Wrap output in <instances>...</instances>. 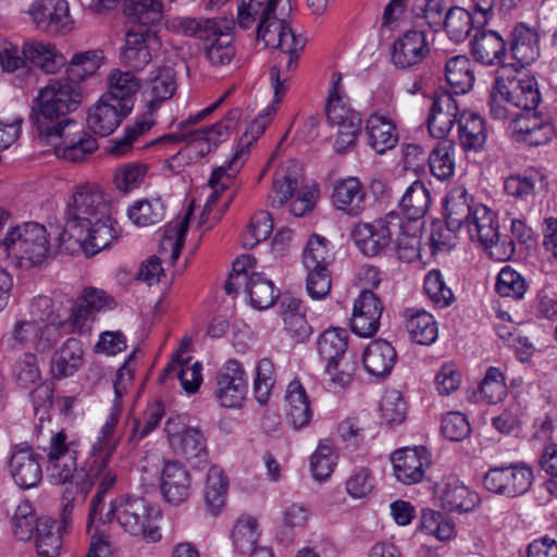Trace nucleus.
<instances>
[{"label":"nucleus","mask_w":557,"mask_h":557,"mask_svg":"<svg viewBox=\"0 0 557 557\" xmlns=\"http://www.w3.org/2000/svg\"><path fill=\"white\" fill-rule=\"evenodd\" d=\"M293 11L290 0H242L237 17H187L180 22L181 32L203 42L206 55L213 66H227L235 57L234 34L236 24L242 29L253 28L257 41L264 47L288 53V66H296L295 54L305 46L290 28Z\"/></svg>","instance_id":"obj_1"},{"label":"nucleus","mask_w":557,"mask_h":557,"mask_svg":"<svg viewBox=\"0 0 557 557\" xmlns=\"http://www.w3.org/2000/svg\"><path fill=\"white\" fill-rule=\"evenodd\" d=\"M119 414L110 412L101 426L95 442L88 462L77 475V492L84 500L97 486V492L89 505L87 528L90 530L96 523L106 524L116 521L131 536L141 537L146 543H157L162 539L160 520L161 510L145 498L134 495H123L110 503V509L103 512L106 494L117 480L111 467L113 453L121 442L117 434Z\"/></svg>","instance_id":"obj_2"},{"label":"nucleus","mask_w":557,"mask_h":557,"mask_svg":"<svg viewBox=\"0 0 557 557\" xmlns=\"http://www.w3.org/2000/svg\"><path fill=\"white\" fill-rule=\"evenodd\" d=\"M445 221L453 228L466 230L471 240H478L485 248L499 243L497 214L487 206L475 202L463 186H454L444 200Z\"/></svg>","instance_id":"obj_3"},{"label":"nucleus","mask_w":557,"mask_h":557,"mask_svg":"<svg viewBox=\"0 0 557 557\" xmlns=\"http://www.w3.org/2000/svg\"><path fill=\"white\" fill-rule=\"evenodd\" d=\"M517 74H523V76H513L510 73L507 76H498L490 92L491 117L508 121L509 127L518 113L522 112L521 108H528V104L539 106L541 102V92L535 78L524 72H517Z\"/></svg>","instance_id":"obj_4"},{"label":"nucleus","mask_w":557,"mask_h":557,"mask_svg":"<svg viewBox=\"0 0 557 557\" xmlns=\"http://www.w3.org/2000/svg\"><path fill=\"white\" fill-rule=\"evenodd\" d=\"M83 94L79 82L64 77L40 89L30 112V121L37 132L63 123L67 114L75 111L82 102Z\"/></svg>","instance_id":"obj_5"},{"label":"nucleus","mask_w":557,"mask_h":557,"mask_svg":"<svg viewBox=\"0 0 557 557\" xmlns=\"http://www.w3.org/2000/svg\"><path fill=\"white\" fill-rule=\"evenodd\" d=\"M49 247V233L42 224L36 222L8 228L2 243V251L11 263L25 270L41 265Z\"/></svg>","instance_id":"obj_6"},{"label":"nucleus","mask_w":557,"mask_h":557,"mask_svg":"<svg viewBox=\"0 0 557 557\" xmlns=\"http://www.w3.org/2000/svg\"><path fill=\"white\" fill-rule=\"evenodd\" d=\"M177 84L171 72H160L147 84L143 97L146 102V111L136 117L133 125L125 128L124 136L115 141L112 153L125 154L133 143L147 133L156 123L154 114L161 104L170 100L175 94Z\"/></svg>","instance_id":"obj_7"},{"label":"nucleus","mask_w":557,"mask_h":557,"mask_svg":"<svg viewBox=\"0 0 557 557\" xmlns=\"http://www.w3.org/2000/svg\"><path fill=\"white\" fill-rule=\"evenodd\" d=\"M37 133L40 140L53 147L58 158L66 161L81 162L98 148L96 138L71 117H64L63 123Z\"/></svg>","instance_id":"obj_8"},{"label":"nucleus","mask_w":557,"mask_h":557,"mask_svg":"<svg viewBox=\"0 0 557 557\" xmlns=\"http://www.w3.org/2000/svg\"><path fill=\"white\" fill-rule=\"evenodd\" d=\"M27 64L40 70L60 69L66 65V59L49 41L29 39L24 41L22 49H18L16 45L0 38V65L2 70H20Z\"/></svg>","instance_id":"obj_9"},{"label":"nucleus","mask_w":557,"mask_h":557,"mask_svg":"<svg viewBox=\"0 0 557 557\" xmlns=\"http://www.w3.org/2000/svg\"><path fill=\"white\" fill-rule=\"evenodd\" d=\"M347 337L345 329L332 327L325 330L317 343L319 355L326 361L325 371L330 381L338 387L347 386L357 369L352 357L347 356Z\"/></svg>","instance_id":"obj_10"},{"label":"nucleus","mask_w":557,"mask_h":557,"mask_svg":"<svg viewBox=\"0 0 557 557\" xmlns=\"http://www.w3.org/2000/svg\"><path fill=\"white\" fill-rule=\"evenodd\" d=\"M47 460V475L51 484L60 485L71 480L77 487L78 472L86 467L90 454L79 469L77 468L78 445L69 434L61 430L52 433L47 446L44 447ZM91 453V449L89 450Z\"/></svg>","instance_id":"obj_11"},{"label":"nucleus","mask_w":557,"mask_h":557,"mask_svg":"<svg viewBox=\"0 0 557 557\" xmlns=\"http://www.w3.org/2000/svg\"><path fill=\"white\" fill-rule=\"evenodd\" d=\"M240 117L242 110L234 108L221 121L210 126L200 127L183 136L169 134L160 137L158 141L181 143L182 140H188L186 149L190 158H203L215 151L222 143L228 139Z\"/></svg>","instance_id":"obj_12"},{"label":"nucleus","mask_w":557,"mask_h":557,"mask_svg":"<svg viewBox=\"0 0 557 557\" xmlns=\"http://www.w3.org/2000/svg\"><path fill=\"white\" fill-rule=\"evenodd\" d=\"M79 231L77 234L74 231H61L58 237L60 248L69 251L79 248L85 255L94 256L109 248L119 236L116 223L110 213L90 221L88 225H81Z\"/></svg>","instance_id":"obj_13"},{"label":"nucleus","mask_w":557,"mask_h":557,"mask_svg":"<svg viewBox=\"0 0 557 557\" xmlns=\"http://www.w3.org/2000/svg\"><path fill=\"white\" fill-rule=\"evenodd\" d=\"M401 230V218L392 211L372 222H359L351 237L359 250L367 257L385 253L394 243V236Z\"/></svg>","instance_id":"obj_14"},{"label":"nucleus","mask_w":557,"mask_h":557,"mask_svg":"<svg viewBox=\"0 0 557 557\" xmlns=\"http://www.w3.org/2000/svg\"><path fill=\"white\" fill-rule=\"evenodd\" d=\"M109 213V203L98 185L86 183L77 187L65 211L62 231L81 233L79 226Z\"/></svg>","instance_id":"obj_15"},{"label":"nucleus","mask_w":557,"mask_h":557,"mask_svg":"<svg viewBox=\"0 0 557 557\" xmlns=\"http://www.w3.org/2000/svg\"><path fill=\"white\" fill-rule=\"evenodd\" d=\"M533 470L525 463H511L491 468L483 476L484 487L495 494L517 497L529 491Z\"/></svg>","instance_id":"obj_16"},{"label":"nucleus","mask_w":557,"mask_h":557,"mask_svg":"<svg viewBox=\"0 0 557 557\" xmlns=\"http://www.w3.org/2000/svg\"><path fill=\"white\" fill-rule=\"evenodd\" d=\"M248 391V381L243 364L236 359L227 360L216 374L215 397L225 408L242 407Z\"/></svg>","instance_id":"obj_17"},{"label":"nucleus","mask_w":557,"mask_h":557,"mask_svg":"<svg viewBox=\"0 0 557 557\" xmlns=\"http://www.w3.org/2000/svg\"><path fill=\"white\" fill-rule=\"evenodd\" d=\"M165 432L175 454L187 460L207 456L203 433L196 426L186 425L182 417H170L165 422Z\"/></svg>","instance_id":"obj_18"},{"label":"nucleus","mask_w":557,"mask_h":557,"mask_svg":"<svg viewBox=\"0 0 557 557\" xmlns=\"http://www.w3.org/2000/svg\"><path fill=\"white\" fill-rule=\"evenodd\" d=\"M36 27L52 34H67L74 21L65 0H35L28 10Z\"/></svg>","instance_id":"obj_19"},{"label":"nucleus","mask_w":557,"mask_h":557,"mask_svg":"<svg viewBox=\"0 0 557 557\" xmlns=\"http://www.w3.org/2000/svg\"><path fill=\"white\" fill-rule=\"evenodd\" d=\"M391 461L396 480L406 485L421 482L432 462L431 453L424 446L398 448Z\"/></svg>","instance_id":"obj_20"},{"label":"nucleus","mask_w":557,"mask_h":557,"mask_svg":"<svg viewBox=\"0 0 557 557\" xmlns=\"http://www.w3.org/2000/svg\"><path fill=\"white\" fill-rule=\"evenodd\" d=\"M9 470L15 484L22 490L36 487L42 480L40 455L25 443L12 447Z\"/></svg>","instance_id":"obj_21"},{"label":"nucleus","mask_w":557,"mask_h":557,"mask_svg":"<svg viewBox=\"0 0 557 557\" xmlns=\"http://www.w3.org/2000/svg\"><path fill=\"white\" fill-rule=\"evenodd\" d=\"M63 300L48 296H37L29 305L30 320L44 327V341L57 342L61 330L66 325V314L62 311Z\"/></svg>","instance_id":"obj_22"},{"label":"nucleus","mask_w":557,"mask_h":557,"mask_svg":"<svg viewBox=\"0 0 557 557\" xmlns=\"http://www.w3.org/2000/svg\"><path fill=\"white\" fill-rule=\"evenodd\" d=\"M441 507L449 512H469L480 503L479 494L456 475L445 476L435 487Z\"/></svg>","instance_id":"obj_23"},{"label":"nucleus","mask_w":557,"mask_h":557,"mask_svg":"<svg viewBox=\"0 0 557 557\" xmlns=\"http://www.w3.org/2000/svg\"><path fill=\"white\" fill-rule=\"evenodd\" d=\"M382 312L381 299L371 290H362L354 301L351 331L360 337L373 336L379 331Z\"/></svg>","instance_id":"obj_24"},{"label":"nucleus","mask_w":557,"mask_h":557,"mask_svg":"<svg viewBox=\"0 0 557 557\" xmlns=\"http://www.w3.org/2000/svg\"><path fill=\"white\" fill-rule=\"evenodd\" d=\"M547 186V176L543 169L529 166L511 173L504 181V190L516 201L533 203L536 196Z\"/></svg>","instance_id":"obj_25"},{"label":"nucleus","mask_w":557,"mask_h":557,"mask_svg":"<svg viewBox=\"0 0 557 557\" xmlns=\"http://www.w3.org/2000/svg\"><path fill=\"white\" fill-rule=\"evenodd\" d=\"M459 116V108L453 95L447 90L436 91L428 117L430 135L437 139H448L447 135Z\"/></svg>","instance_id":"obj_26"},{"label":"nucleus","mask_w":557,"mask_h":557,"mask_svg":"<svg viewBox=\"0 0 557 557\" xmlns=\"http://www.w3.org/2000/svg\"><path fill=\"white\" fill-rule=\"evenodd\" d=\"M191 475L185 466L177 461L163 465L160 491L163 499L171 505H181L190 495Z\"/></svg>","instance_id":"obj_27"},{"label":"nucleus","mask_w":557,"mask_h":557,"mask_svg":"<svg viewBox=\"0 0 557 557\" xmlns=\"http://www.w3.org/2000/svg\"><path fill=\"white\" fill-rule=\"evenodd\" d=\"M325 113L329 123L332 125H337L338 127L361 125L360 114L350 108L345 97L341 73L334 74L331 78Z\"/></svg>","instance_id":"obj_28"},{"label":"nucleus","mask_w":557,"mask_h":557,"mask_svg":"<svg viewBox=\"0 0 557 557\" xmlns=\"http://www.w3.org/2000/svg\"><path fill=\"white\" fill-rule=\"evenodd\" d=\"M128 114L129 112L124 111L117 103L101 96L88 110L87 125L94 134L109 136Z\"/></svg>","instance_id":"obj_29"},{"label":"nucleus","mask_w":557,"mask_h":557,"mask_svg":"<svg viewBox=\"0 0 557 557\" xmlns=\"http://www.w3.org/2000/svg\"><path fill=\"white\" fill-rule=\"evenodd\" d=\"M429 47L423 30H409L393 45L392 61L400 69L418 65L428 54Z\"/></svg>","instance_id":"obj_30"},{"label":"nucleus","mask_w":557,"mask_h":557,"mask_svg":"<svg viewBox=\"0 0 557 557\" xmlns=\"http://www.w3.org/2000/svg\"><path fill=\"white\" fill-rule=\"evenodd\" d=\"M472 55L482 65H504L506 44L503 37L495 30L475 28L471 40Z\"/></svg>","instance_id":"obj_31"},{"label":"nucleus","mask_w":557,"mask_h":557,"mask_svg":"<svg viewBox=\"0 0 557 557\" xmlns=\"http://www.w3.org/2000/svg\"><path fill=\"white\" fill-rule=\"evenodd\" d=\"M511 36L510 51L516 63L509 65L520 69L532 65L540 58L537 33L524 23H519L512 29Z\"/></svg>","instance_id":"obj_32"},{"label":"nucleus","mask_w":557,"mask_h":557,"mask_svg":"<svg viewBox=\"0 0 557 557\" xmlns=\"http://www.w3.org/2000/svg\"><path fill=\"white\" fill-rule=\"evenodd\" d=\"M107 85L108 91L102 95L104 99H110L131 113L141 87L135 72H111Z\"/></svg>","instance_id":"obj_33"},{"label":"nucleus","mask_w":557,"mask_h":557,"mask_svg":"<svg viewBox=\"0 0 557 557\" xmlns=\"http://www.w3.org/2000/svg\"><path fill=\"white\" fill-rule=\"evenodd\" d=\"M401 317L410 339L418 345L429 346L438 336V327L434 317L421 308H406Z\"/></svg>","instance_id":"obj_34"},{"label":"nucleus","mask_w":557,"mask_h":557,"mask_svg":"<svg viewBox=\"0 0 557 557\" xmlns=\"http://www.w3.org/2000/svg\"><path fill=\"white\" fill-rule=\"evenodd\" d=\"M83 362L82 342L74 337L67 338L52 356L51 374L57 380L72 376L82 367Z\"/></svg>","instance_id":"obj_35"},{"label":"nucleus","mask_w":557,"mask_h":557,"mask_svg":"<svg viewBox=\"0 0 557 557\" xmlns=\"http://www.w3.org/2000/svg\"><path fill=\"white\" fill-rule=\"evenodd\" d=\"M332 200L336 209L359 215L366 208V191L358 178L348 177L335 184Z\"/></svg>","instance_id":"obj_36"},{"label":"nucleus","mask_w":557,"mask_h":557,"mask_svg":"<svg viewBox=\"0 0 557 557\" xmlns=\"http://www.w3.org/2000/svg\"><path fill=\"white\" fill-rule=\"evenodd\" d=\"M244 163L245 149L243 148L242 150L235 151L226 166H220L212 171L209 178V186L212 190L206 201L203 214L210 213L212 208L216 205L221 194L228 188L230 184L239 173Z\"/></svg>","instance_id":"obj_37"},{"label":"nucleus","mask_w":557,"mask_h":557,"mask_svg":"<svg viewBox=\"0 0 557 557\" xmlns=\"http://www.w3.org/2000/svg\"><path fill=\"white\" fill-rule=\"evenodd\" d=\"M150 36V29L132 27L127 30L126 41L121 51L124 66H128L131 70H143L150 62L151 54L146 44Z\"/></svg>","instance_id":"obj_38"},{"label":"nucleus","mask_w":557,"mask_h":557,"mask_svg":"<svg viewBox=\"0 0 557 557\" xmlns=\"http://www.w3.org/2000/svg\"><path fill=\"white\" fill-rule=\"evenodd\" d=\"M286 416L295 430L302 429L312 419V409L306 389L298 381H292L286 389Z\"/></svg>","instance_id":"obj_39"},{"label":"nucleus","mask_w":557,"mask_h":557,"mask_svg":"<svg viewBox=\"0 0 557 557\" xmlns=\"http://www.w3.org/2000/svg\"><path fill=\"white\" fill-rule=\"evenodd\" d=\"M397 359L395 348L384 339L371 342L363 352L364 369L373 376L382 377L391 372Z\"/></svg>","instance_id":"obj_40"},{"label":"nucleus","mask_w":557,"mask_h":557,"mask_svg":"<svg viewBox=\"0 0 557 557\" xmlns=\"http://www.w3.org/2000/svg\"><path fill=\"white\" fill-rule=\"evenodd\" d=\"M281 307L286 332L297 343L306 342L311 335L312 329L305 317L301 300L284 296Z\"/></svg>","instance_id":"obj_41"},{"label":"nucleus","mask_w":557,"mask_h":557,"mask_svg":"<svg viewBox=\"0 0 557 557\" xmlns=\"http://www.w3.org/2000/svg\"><path fill=\"white\" fill-rule=\"evenodd\" d=\"M431 174L441 182L451 178L456 168V145L451 139H440L429 157Z\"/></svg>","instance_id":"obj_42"},{"label":"nucleus","mask_w":557,"mask_h":557,"mask_svg":"<svg viewBox=\"0 0 557 557\" xmlns=\"http://www.w3.org/2000/svg\"><path fill=\"white\" fill-rule=\"evenodd\" d=\"M458 133L460 145L465 150L478 151L486 143L487 133L485 122L481 115L471 111H463L458 119Z\"/></svg>","instance_id":"obj_43"},{"label":"nucleus","mask_w":557,"mask_h":557,"mask_svg":"<svg viewBox=\"0 0 557 557\" xmlns=\"http://www.w3.org/2000/svg\"><path fill=\"white\" fill-rule=\"evenodd\" d=\"M366 129L369 145L380 154L393 149L398 141L396 126L384 116L371 115L367 120Z\"/></svg>","instance_id":"obj_44"},{"label":"nucleus","mask_w":557,"mask_h":557,"mask_svg":"<svg viewBox=\"0 0 557 557\" xmlns=\"http://www.w3.org/2000/svg\"><path fill=\"white\" fill-rule=\"evenodd\" d=\"M124 12L136 29H150L163 16L161 0H127Z\"/></svg>","instance_id":"obj_45"},{"label":"nucleus","mask_w":557,"mask_h":557,"mask_svg":"<svg viewBox=\"0 0 557 557\" xmlns=\"http://www.w3.org/2000/svg\"><path fill=\"white\" fill-rule=\"evenodd\" d=\"M430 203V190L423 182L414 181L403 195L399 209L408 221H418L426 214Z\"/></svg>","instance_id":"obj_46"},{"label":"nucleus","mask_w":557,"mask_h":557,"mask_svg":"<svg viewBox=\"0 0 557 557\" xmlns=\"http://www.w3.org/2000/svg\"><path fill=\"white\" fill-rule=\"evenodd\" d=\"M228 491V479L222 468L212 466L206 479L205 503L212 516L220 515L225 505Z\"/></svg>","instance_id":"obj_47"},{"label":"nucleus","mask_w":557,"mask_h":557,"mask_svg":"<svg viewBox=\"0 0 557 557\" xmlns=\"http://www.w3.org/2000/svg\"><path fill=\"white\" fill-rule=\"evenodd\" d=\"M65 532L51 518H39L36 527V549L39 557H58L62 546V534Z\"/></svg>","instance_id":"obj_48"},{"label":"nucleus","mask_w":557,"mask_h":557,"mask_svg":"<svg viewBox=\"0 0 557 557\" xmlns=\"http://www.w3.org/2000/svg\"><path fill=\"white\" fill-rule=\"evenodd\" d=\"M310 518V510L301 504H289L282 510L277 540L287 545L293 542L297 532L302 531Z\"/></svg>","instance_id":"obj_49"},{"label":"nucleus","mask_w":557,"mask_h":557,"mask_svg":"<svg viewBox=\"0 0 557 557\" xmlns=\"http://www.w3.org/2000/svg\"><path fill=\"white\" fill-rule=\"evenodd\" d=\"M243 287L249 296L251 306L258 310L270 308L278 297V290L274 287L273 282L261 273L252 272L250 281Z\"/></svg>","instance_id":"obj_50"},{"label":"nucleus","mask_w":557,"mask_h":557,"mask_svg":"<svg viewBox=\"0 0 557 557\" xmlns=\"http://www.w3.org/2000/svg\"><path fill=\"white\" fill-rule=\"evenodd\" d=\"M202 366L199 361H196L189 366L188 360L185 361H172L163 371L161 380L165 377H176L180 380L183 389L187 394H194L200 387L202 382Z\"/></svg>","instance_id":"obj_51"},{"label":"nucleus","mask_w":557,"mask_h":557,"mask_svg":"<svg viewBox=\"0 0 557 557\" xmlns=\"http://www.w3.org/2000/svg\"><path fill=\"white\" fill-rule=\"evenodd\" d=\"M165 207L160 198L139 199L127 209L128 219L137 226L154 225L164 218Z\"/></svg>","instance_id":"obj_52"},{"label":"nucleus","mask_w":557,"mask_h":557,"mask_svg":"<svg viewBox=\"0 0 557 557\" xmlns=\"http://www.w3.org/2000/svg\"><path fill=\"white\" fill-rule=\"evenodd\" d=\"M443 29L450 40L461 42L469 36L471 29L475 30L474 17L463 8L451 7L446 12Z\"/></svg>","instance_id":"obj_53"},{"label":"nucleus","mask_w":557,"mask_h":557,"mask_svg":"<svg viewBox=\"0 0 557 557\" xmlns=\"http://www.w3.org/2000/svg\"><path fill=\"white\" fill-rule=\"evenodd\" d=\"M447 10L443 0H420L412 7L411 12L418 25H426L438 32L443 29Z\"/></svg>","instance_id":"obj_54"},{"label":"nucleus","mask_w":557,"mask_h":557,"mask_svg":"<svg viewBox=\"0 0 557 557\" xmlns=\"http://www.w3.org/2000/svg\"><path fill=\"white\" fill-rule=\"evenodd\" d=\"M528 289V281L520 272H518L510 265H505L497 274L495 292L500 297H508L515 300H521L524 297Z\"/></svg>","instance_id":"obj_55"},{"label":"nucleus","mask_w":557,"mask_h":557,"mask_svg":"<svg viewBox=\"0 0 557 557\" xmlns=\"http://www.w3.org/2000/svg\"><path fill=\"white\" fill-rule=\"evenodd\" d=\"M10 339L13 345L36 346L38 350L49 349L55 342L44 341V327L34 321L22 320L15 323Z\"/></svg>","instance_id":"obj_56"},{"label":"nucleus","mask_w":557,"mask_h":557,"mask_svg":"<svg viewBox=\"0 0 557 557\" xmlns=\"http://www.w3.org/2000/svg\"><path fill=\"white\" fill-rule=\"evenodd\" d=\"M423 289L428 298L438 308L449 307L455 300L451 288L447 286L444 275L438 269L426 272Z\"/></svg>","instance_id":"obj_57"},{"label":"nucleus","mask_w":557,"mask_h":557,"mask_svg":"<svg viewBox=\"0 0 557 557\" xmlns=\"http://www.w3.org/2000/svg\"><path fill=\"white\" fill-rule=\"evenodd\" d=\"M475 395L488 404H497L504 400L507 396V385L503 372L496 367H490Z\"/></svg>","instance_id":"obj_58"},{"label":"nucleus","mask_w":557,"mask_h":557,"mask_svg":"<svg viewBox=\"0 0 557 557\" xmlns=\"http://www.w3.org/2000/svg\"><path fill=\"white\" fill-rule=\"evenodd\" d=\"M259 537L258 523L252 517L239 518L232 531L234 548L239 554H248L256 547Z\"/></svg>","instance_id":"obj_59"},{"label":"nucleus","mask_w":557,"mask_h":557,"mask_svg":"<svg viewBox=\"0 0 557 557\" xmlns=\"http://www.w3.org/2000/svg\"><path fill=\"white\" fill-rule=\"evenodd\" d=\"M272 231L273 220L271 214L267 211L256 212L252 215L247 230L243 234V246L247 249H252L259 243L265 240Z\"/></svg>","instance_id":"obj_60"},{"label":"nucleus","mask_w":557,"mask_h":557,"mask_svg":"<svg viewBox=\"0 0 557 557\" xmlns=\"http://www.w3.org/2000/svg\"><path fill=\"white\" fill-rule=\"evenodd\" d=\"M336 455L329 441H321L310 458L312 475L318 481L326 480L336 465Z\"/></svg>","instance_id":"obj_61"},{"label":"nucleus","mask_w":557,"mask_h":557,"mask_svg":"<svg viewBox=\"0 0 557 557\" xmlns=\"http://www.w3.org/2000/svg\"><path fill=\"white\" fill-rule=\"evenodd\" d=\"M330 242L320 236L312 235L302 253V262L306 269H318L327 268L332 261V253L330 252L327 245Z\"/></svg>","instance_id":"obj_62"},{"label":"nucleus","mask_w":557,"mask_h":557,"mask_svg":"<svg viewBox=\"0 0 557 557\" xmlns=\"http://www.w3.org/2000/svg\"><path fill=\"white\" fill-rule=\"evenodd\" d=\"M420 236L416 230L401 220V230L394 236L392 247H395L400 260L411 262L419 257L420 253Z\"/></svg>","instance_id":"obj_63"},{"label":"nucleus","mask_w":557,"mask_h":557,"mask_svg":"<svg viewBox=\"0 0 557 557\" xmlns=\"http://www.w3.org/2000/svg\"><path fill=\"white\" fill-rule=\"evenodd\" d=\"M147 176V166L140 163H127L117 168L114 174L115 187L122 193L138 188Z\"/></svg>","instance_id":"obj_64"}]
</instances>
